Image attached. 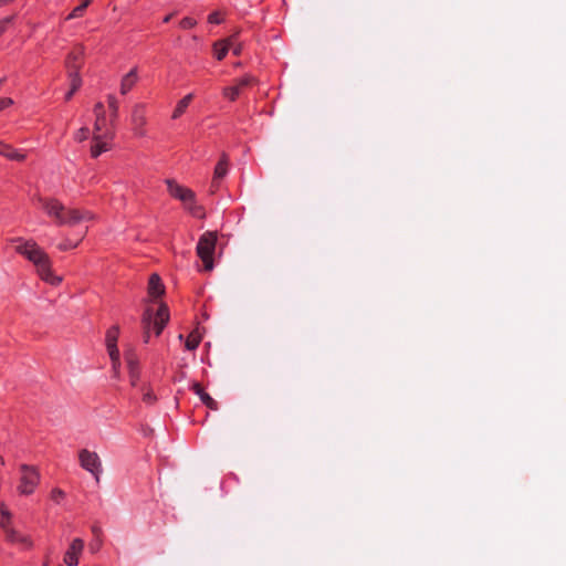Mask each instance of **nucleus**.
<instances>
[{"label":"nucleus","mask_w":566,"mask_h":566,"mask_svg":"<svg viewBox=\"0 0 566 566\" xmlns=\"http://www.w3.org/2000/svg\"><path fill=\"white\" fill-rule=\"evenodd\" d=\"M138 81L137 67H133L120 81V94L126 95Z\"/></svg>","instance_id":"nucleus-19"},{"label":"nucleus","mask_w":566,"mask_h":566,"mask_svg":"<svg viewBox=\"0 0 566 566\" xmlns=\"http://www.w3.org/2000/svg\"><path fill=\"white\" fill-rule=\"evenodd\" d=\"M222 21L223 20L218 11H213L208 15V22L211 24H220Z\"/></svg>","instance_id":"nucleus-35"},{"label":"nucleus","mask_w":566,"mask_h":566,"mask_svg":"<svg viewBox=\"0 0 566 566\" xmlns=\"http://www.w3.org/2000/svg\"><path fill=\"white\" fill-rule=\"evenodd\" d=\"M4 83V78H0V86Z\"/></svg>","instance_id":"nucleus-43"},{"label":"nucleus","mask_w":566,"mask_h":566,"mask_svg":"<svg viewBox=\"0 0 566 566\" xmlns=\"http://www.w3.org/2000/svg\"><path fill=\"white\" fill-rule=\"evenodd\" d=\"M64 497H65V493L61 489H53L51 491V500L52 501L60 503Z\"/></svg>","instance_id":"nucleus-33"},{"label":"nucleus","mask_w":566,"mask_h":566,"mask_svg":"<svg viewBox=\"0 0 566 566\" xmlns=\"http://www.w3.org/2000/svg\"><path fill=\"white\" fill-rule=\"evenodd\" d=\"M240 93L241 91L235 85L224 87L222 91L223 96L231 102L235 101Z\"/></svg>","instance_id":"nucleus-29"},{"label":"nucleus","mask_w":566,"mask_h":566,"mask_svg":"<svg viewBox=\"0 0 566 566\" xmlns=\"http://www.w3.org/2000/svg\"><path fill=\"white\" fill-rule=\"evenodd\" d=\"M190 390H192L197 396H199L201 402L211 410L218 409V402L205 391L202 386L199 382H193L190 386Z\"/></svg>","instance_id":"nucleus-16"},{"label":"nucleus","mask_w":566,"mask_h":566,"mask_svg":"<svg viewBox=\"0 0 566 566\" xmlns=\"http://www.w3.org/2000/svg\"><path fill=\"white\" fill-rule=\"evenodd\" d=\"M229 169V157L227 154H222L219 161L217 163L213 171V178L211 182V187L217 189L219 187L220 180L227 176Z\"/></svg>","instance_id":"nucleus-13"},{"label":"nucleus","mask_w":566,"mask_h":566,"mask_svg":"<svg viewBox=\"0 0 566 566\" xmlns=\"http://www.w3.org/2000/svg\"><path fill=\"white\" fill-rule=\"evenodd\" d=\"M40 207L52 218L56 226H75L82 221L93 219L92 212L87 210L67 209L56 198H42L38 199Z\"/></svg>","instance_id":"nucleus-2"},{"label":"nucleus","mask_w":566,"mask_h":566,"mask_svg":"<svg viewBox=\"0 0 566 566\" xmlns=\"http://www.w3.org/2000/svg\"><path fill=\"white\" fill-rule=\"evenodd\" d=\"M193 98V94L192 93H189L187 95H185L176 105L174 112H172V115H171V118L172 119H177L179 118L185 112L186 109L188 108L189 104L191 103Z\"/></svg>","instance_id":"nucleus-21"},{"label":"nucleus","mask_w":566,"mask_h":566,"mask_svg":"<svg viewBox=\"0 0 566 566\" xmlns=\"http://www.w3.org/2000/svg\"><path fill=\"white\" fill-rule=\"evenodd\" d=\"M78 460L81 467L88 471L99 482L101 474L103 473V467L98 454L87 449H82L78 452Z\"/></svg>","instance_id":"nucleus-6"},{"label":"nucleus","mask_w":566,"mask_h":566,"mask_svg":"<svg viewBox=\"0 0 566 566\" xmlns=\"http://www.w3.org/2000/svg\"><path fill=\"white\" fill-rule=\"evenodd\" d=\"M43 566H49V563H48V562H45V563L43 564Z\"/></svg>","instance_id":"nucleus-44"},{"label":"nucleus","mask_w":566,"mask_h":566,"mask_svg":"<svg viewBox=\"0 0 566 566\" xmlns=\"http://www.w3.org/2000/svg\"><path fill=\"white\" fill-rule=\"evenodd\" d=\"M130 124L134 135L137 137L146 136L145 126L147 124L146 105L137 103L134 105L130 115Z\"/></svg>","instance_id":"nucleus-9"},{"label":"nucleus","mask_w":566,"mask_h":566,"mask_svg":"<svg viewBox=\"0 0 566 566\" xmlns=\"http://www.w3.org/2000/svg\"><path fill=\"white\" fill-rule=\"evenodd\" d=\"M140 391H142V400L145 405L153 406L156 403L157 396L155 395L150 385L144 384L140 387Z\"/></svg>","instance_id":"nucleus-23"},{"label":"nucleus","mask_w":566,"mask_h":566,"mask_svg":"<svg viewBox=\"0 0 566 566\" xmlns=\"http://www.w3.org/2000/svg\"><path fill=\"white\" fill-rule=\"evenodd\" d=\"M92 0H83L81 4L75 7L69 15L65 18L66 21L83 17L86 8L90 6Z\"/></svg>","instance_id":"nucleus-26"},{"label":"nucleus","mask_w":566,"mask_h":566,"mask_svg":"<svg viewBox=\"0 0 566 566\" xmlns=\"http://www.w3.org/2000/svg\"><path fill=\"white\" fill-rule=\"evenodd\" d=\"M108 107L111 109V123H115L118 117L119 103L114 95L107 97Z\"/></svg>","instance_id":"nucleus-27"},{"label":"nucleus","mask_w":566,"mask_h":566,"mask_svg":"<svg viewBox=\"0 0 566 566\" xmlns=\"http://www.w3.org/2000/svg\"><path fill=\"white\" fill-rule=\"evenodd\" d=\"M82 55L83 50L81 48L69 53L66 57V67L70 70V72H78Z\"/></svg>","instance_id":"nucleus-20"},{"label":"nucleus","mask_w":566,"mask_h":566,"mask_svg":"<svg viewBox=\"0 0 566 566\" xmlns=\"http://www.w3.org/2000/svg\"><path fill=\"white\" fill-rule=\"evenodd\" d=\"M0 156L13 161H23L25 159V155L23 153L3 142H0Z\"/></svg>","instance_id":"nucleus-18"},{"label":"nucleus","mask_w":566,"mask_h":566,"mask_svg":"<svg viewBox=\"0 0 566 566\" xmlns=\"http://www.w3.org/2000/svg\"><path fill=\"white\" fill-rule=\"evenodd\" d=\"M21 472L19 491L24 495L32 494L40 482V474L34 467L28 464L21 465Z\"/></svg>","instance_id":"nucleus-7"},{"label":"nucleus","mask_w":566,"mask_h":566,"mask_svg":"<svg viewBox=\"0 0 566 566\" xmlns=\"http://www.w3.org/2000/svg\"><path fill=\"white\" fill-rule=\"evenodd\" d=\"M6 539L11 544L20 545L22 549H31L33 547L32 538L14 528H8Z\"/></svg>","instance_id":"nucleus-12"},{"label":"nucleus","mask_w":566,"mask_h":566,"mask_svg":"<svg viewBox=\"0 0 566 566\" xmlns=\"http://www.w3.org/2000/svg\"><path fill=\"white\" fill-rule=\"evenodd\" d=\"M95 117H106L103 103L98 102L94 106Z\"/></svg>","instance_id":"nucleus-37"},{"label":"nucleus","mask_w":566,"mask_h":566,"mask_svg":"<svg viewBox=\"0 0 566 566\" xmlns=\"http://www.w3.org/2000/svg\"><path fill=\"white\" fill-rule=\"evenodd\" d=\"M165 184L167 185L168 193L181 201L185 209L197 218L203 217V209L196 203V193L190 188L178 184L175 179H166Z\"/></svg>","instance_id":"nucleus-4"},{"label":"nucleus","mask_w":566,"mask_h":566,"mask_svg":"<svg viewBox=\"0 0 566 566\" xmlns=\"http://www.w3.org/2000/svg\"><path fill=\"white\" fill-rule=\"evenodd\" d=\"M197 20L191 17H185L179 21V28L182 30H190L197 25Z\"/></svg>","instance_id":"nucleus-30"},{"label":"nucleus","mask_w":566,"mask_h":566,"mask_svg":"<svg viewBox=\"0 0 566 566\" xmlns=\"http://www.w3.org/2000/svg\"><path fill=\"white\" fill-rule=\"evenodd\" d=\"M217 233L212 231H206L197 243V255L203 262V268L206 271H211L213 269V254L217 244Z\"/></svg>","instance_id":"nucleus-5"},{"label":"nucleus","mask_w":566,"mask_h":566,"mask_svg":"<svg viewBox=\"0 0 566 566\" xmlns=\"http://www.w3.org/2000/svg\"><path fill=\"white\" fill-rule=\"evenodd\" d=\"M165 293V286L161 282L160 276L157 273H153L148 280V295L153 298H158Z\"/></svg>","instance_id":"nucleus-17"},{"label":"nucleus","mask_w":566,"mask_h":566,"mask_svg":"<svg viewBox=\"0 0 566 566\" xmlns=\"http://www.w3.org/2000/svg\"><path fill=\"white\" fill-rule=\"evenodd\" d=\"M174 15H175V13H169V14H167V15L164 18L163 22H164V23H168V22L171 20V18H172Z\"/></svg>","instance_id":"nucleus-41"},{"label":"nucleus","mask_w":566,"mask_h":566,"mask_svg":"<svg viewBox=\"0 0 566 566\" xmlns=\"http://www.w3.org/2000/svg\"><path fill=\"white\" fill-rule=\"evenodd\" d=\"M125 361L128 368L130 385L133 387H137L140 378V369L137 354L132 349L125 352Z\"/></svg>","instance_id":"nucleus-10"},{"label":"nucleus","mask_w":566,"mask_h":566,"mask_svg":"<svg viewBox=\"0 0 566 566\" xmlns=\"http://www.w3.org/2000/svg\"><path fill=\"white\" fill-rule=\"evenodd\" d=\"M0 526L3 530L4 534L7 535L8 528H12L10 526V518L9 517L8 518H2L1 522H0Z\"/></svg>","instance_id":"nucleus-39"},{"label":"nucleus","mask_w":566,"mask_h":566,"mask_svg":"<svg viewBox=\"0 0 566 566\" xmlns=\"http://www.w3.org/2000/svg\"><path fill=\"white\" fill-rule=\"evenodd\" d=\"M19 244L15 247V252L23 255L36 268L40 277L52 284L56 285L61 282V277L55 276L51 269V260L48 253L33 240L15 239Z\"/></svg>","instance_id":"nucleus-1"},{"label":"nucleus","mask_w":566,"mask_h":566,"mask_svg":"<svg viewBox=\"0 0 566 566\" xmlns=\"http://www.w3.org/2000/svg\"><path fill=\"white\" fill-rule=\"evenodd\" d=\"M115 137V129H105L103 134L93 135V144L91 146V156L97 158L103 153L112 148V142Z\"/></svg>","instance_id":"nucleus-8"},{"label":"nucleus","mask_w":566,"mask_h":566,"mask_svg":"<svg viewBox=\"0 0 566 566\" xmlns=\"http://www.w3.org/2000/svg\"><path fill=\"white\" fill-rule=\"evenodd\" d=\"M83 548H84V542L81 538H74L72 541L69 549L65 552L64 563L67 566H77L78 556L82 553Z\"/></svg>","instance_id":"nucleus-11"},{"label":"nucleus","mask_w":566,"mask_h":566,"mask_svg":"<svg viewBox=\"0 0 566 566\" xmlns=\"http://www.w3.org/2000/svg\"><path fill=\"white\" fill-rule=\"evenodd\" d=\"M105 129H114V123L109 122L108 125L106 117H96L93 135L103 134Z\"/></svg>","instance_id":"nucleus-25"},{"label":"nucleus","mask_w":566,"mask_h":566,"mask_svg":"<svg viewBox=\"0 0 566 566\" xmlns=\"http://www.w3.org/2000/svg\"><path fill=\"white\" fill-rule=\"evenodd\" d=\"M14 17H7L0 20V36L6 32L8 25L12 23Z\"/></svg>","instance_id":"nucleus-36"},{"label":"nucleus","mask_w":566,"mask_h":566,"mask_svg":"<svg viewBox=\"0 0 566 566\" xmlns=\"http://www.w3.org/2000/svg\"><path fill=\"white\" fill-rule=\"evenodd\" d=\"M70 82H71V87H70V91L65 94V101H70L74 93L81 87L82 85V78L78 74V72H70Z\"/></svg>","instance_id":"nucleus-22"},{"label":"nucleus","mask_w":566,"mask_h":566,"mask_svg":"<svg viewBox=\"0 0 566 566\" xmlns=\"http://www.w3.org/2000/svg\"><path fill=\"white\" fill-rule=\"evenodd\" d=\"M109 358L112 360V367H113L114 375H115V377H117L119 374V366H120L119 352L116 354V356L109 357Z\"/></svg>","instance_id":"nucleus-34"},{"label":"nucleus","mask_w":566,"mask_h":566,"mask_svg":"<svg viewBox=\"0 0 566 566\" xmlns=\"http://www.w3.org/2000/svg\"><path fill=\"white\" fill-rule=\"evenodd\" d=\"M230 50H232L233 55L238 56L242 52V45L241 44L234 45V42H233L232 46L230 48Z\"/></svg>","instance_id":"nucleus-40"},{"label":"nucleus","mask_w":566,"mask_h":566,"mask_svg":"<svg viewBox=\"0 0 566 566\" xmlns=\"http://www.w3.org/2000/svg\"><path fill=\"white\" fill-rule=\"evenodd\" d=\"M253 83H255V78L254 76H252L251 74H245L243 75L242 77L238 78L234 83V85L240 90L242 91V88L247 87V86H250L252 85Z\"/></svg>","instance_id":"nucleus-28"},{"label":"nucleus","mask_w":566,"mask_h":566,"mask_svg":"<svg viewBox=\"0 0 566 566\" xmlns=\"http://www.w3.org/2000/svg\"><path fill=\"white\" fill-rule=\"evenodd\" d=\"M90 136L88 127H81L74 135V139L78 143L86 140Z\"/></svg>","instance_id":"nucleus-31"},{"label":"nucleus","mask_w":566,"mask_h":566,"mask_svg":"<svg viewBox=\"0 0 566 566\" xmlns=\"http://www.w3.org/2000/svg\"><path fill=\"white\" fill-rule=\"evenodd\" d=\"M169 321V310L165 303H161L156 313L151 311V308H146L143 318V339L145 343H148L150 339V334L154 333L155 336H159L166 324Z\"/></svg>","instance_id":"nucleus-3"},{"label":"nucleus","mask_w":566,"mask_h":566,"mask_svg":"<svg viewBox=\"0 0 566 566\" xmlns=\"http://www.w3.org/2000/svg\"><path fill=\"white\" fill-rule=\"evenodd\" d=\"M2 516L8 518V516L10 517V514L8 512H6V511H2Z\"/></svg>","instance_id":"nucleus-42"},{"label":"nucleus","mask_w":566,"mask_h":566,"mask_svg":"<svg viewBox=\"0 0 566 566\" xmlns=\"http://www.w3.org/2000/svg\"><path fill=\"white\" fill-rule=\"evenodd\" d=\"M77 244H78V242H72L71 240L65 239L64 241H62L61 243L57 244V249L60 251H67V250L75 249L77 247Z\"/></svg>","instance_id":"nucleus-32"},{"label":"nucleus","mask_w":566,"mask_h":566,"mask_svg":"<svg viewBox=\"0 0 566 566\" xmlns=\"http://www.w3.org/2000/svg\"><path fill=\"white\" fill-rule=\"evenodd\" d=\"M119 336V327L114 325L111 326L105 335V344L108 352L109 357L116 356V354L119 352L117 347V340Z\"/></svg>","instance_id":"nucleus-14"},{"label":"nucleus","mask_w":566,"mask_h":566,"mask_svg":"<svg viewBox=\"0 0 566 566\" xmlns=\"http://www.w3.org/2000/svg\"><path fill=\"white\" fill-rule=\"evenodd\" d=\"M235 36L237 35L234 34L213 43V53L218 61H222L226 57L230 51V48L232 46L233 41H235Z\"/></svg>","instance_id":"nucleus-15"},{"label":"nucleus","mask_w":566,"mask_h":566,"mask_svg":"<svg viewBox=\"0 0 566 566\" xmlns=\"http://www.w3.org/2000/svg\"><path fill=\"white\" fill-rule=\"evenodd\" d=\"M13 104V99L11 97H0V112L8 108Z\"/></svg>","instance_id":"nucleus-38"},{"label":"nucleus","mask_w":566,"mask_h":566,"mask_svg":"<svg viewBox=\"0 0 566 566\" xmlns=\"http://www.w3.org/2000/svg\"><path fill=\"white\" fill-rule=\"evenodd\" d=\"M201 342V334L198 329L192 331L186 339L185 347L188 350H196Z\"/></svg>","instance_id":"nucleus-24"}]
</instances>
